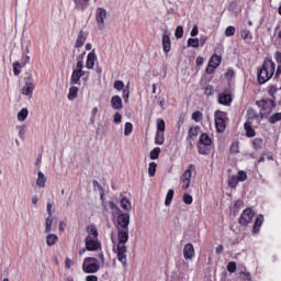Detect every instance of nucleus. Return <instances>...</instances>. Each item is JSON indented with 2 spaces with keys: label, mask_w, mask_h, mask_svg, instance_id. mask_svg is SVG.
Here are the masks:
<instances>
[{
  "label": "nucleus",
  "mask_w": 281,
  "mask_h": 281,
  "mask_svg": "<svg viewBox=\"0 0 281 281\" xmlns=\"http://www.w3.org/2000/svg\"><path fill=\"white\" fill-rule=\"evenodd\" d=\"M256 105L260 109V120H265V117H269V115L273 113V109H276V101L272 99H262L260 101H257Z\"/></svg>",
  "instance_id": "3"
},
{
  "label": "nucleus",
  "mask_w": 281,
  "mask_h": 281,
  "mask_svg": "<svg viewBox=\"0 0 281 281\" xmlns=\"http://www.w3.org/2000/svg\"><path fill=\"white\" fill-rule=\"evenodd\" d=\"M148 175L149 177H155V175H157V162L155 161L149 162Z\"/></svg>",
  "instance_id": "39"
},
{
  "label": "nucleus",
  "mask_w": 281,
  "mask_h": 281,
  "mask_svg": "<svg viewBox=\"0 0 281 281\" xmlns=\"http://www.w3.org/2000/svg\"><path fill=\"white\" fill-rule=\"evenodd\" d=\"M98 58V55H95V52H91L88 54L86 67L87 69H93L95 67V60Z\"/></svg>",
  "instance_id": "17"
},
{
  "label": "nucleus",
  "mask_w": 281,
  "mask_h": 281,
  "mask_svg": "<svg viewBox=\"0 0 281 281\" xmlns=\"http://www.w3.org/2000/svg\"><path fill=\"white\" fill-rule=\"evenodd\" d=\"M206 74L212 75L214 74V71H216V67H214L211 63H209L206 69H205Z\"/></svg>",
  "instance_id": "58"
},
{
  "label": "nucleus",
  "mask_w": 281,
  "mask_h": 281,
  "mask_svg": "<svg viewBox=\"0 0 281 281\" xmlns=\"http://www.w3.org/2000/svg\"><path fill=\"white\" fill-rule=\"evenodd\" d=\"M82 76H85V72L72 70L70 85H80V78H82Z\"/></svg>",
  "instance_id": "19"
},
{
  "label": "nucleus",
  "mask_w": 281,
  "mask_h": 281,
  "mask_svg": "<svg viewBox=\"0 0 281 281\" xmlns=\"http://www.w3.org/2000/svg\"><path fill=\"white\" fill-rule=\"evenodd\" d=\"M182 201L183 203H186V205H192V202L194 201V199L192 198V195L184 193L182 196Z\"/></svg>",
  "instance_id": "45"
},
{
  "label": "nucleus",
  "mask_w": 281,
  "mask_h": 281,
  "mask_svg": "<svg viewBox=\"0 0 281 281\" xmlns=\"http://www.w3.org/2000/svg\"><path fill=\"white\" fill-rule=\"evenodd\" d=\"M268 122L270 124H276L277 122H281V112H277L269 116Z\"/></svg>",
  "instance_id": "36"
},
{
  "label": "nucleus",
  "mask_w": 281,
  "mask_h": 281,
  "mask_svg": "<svg viewBox=\"0 0 281 281\" xmlns=\"http://www.w3.org/2000/svg\"><path fill=\"white\" fill-rule=\"evenodd\" d=\"M106 16H108L106 9L104 8L97 9L95 21L99 26V30H104V21L106 20Z\"/></svg>",
  "instance_id": "9"
},
{
  "label": "nucleus",
  "mask_w": 281,
  "mask_h": 281,
  "mask_svg": "<svg viewBox=\"0 0 281 281\" xmlns=\"http://www.w3.org/2000/svg\"><path fill=\"white\" fill-rule=\"evenodd\" d=\"M120 205L126 212H131V210H133V205L131 204V201H128V199L126 196H123L120 200Z\"/></svg>",
  "instance_id": "24"
},
{
  "label": "nucleus",
  "mask_w": 281,
  "mask_h": 281,
  "mask_svg": "<svg viewBox=\"0 0 281 281\" xmlns=\"http://www.w3.org/2000/svg\"><path fill=\"white\" fill-rule=\"evenodd\" d=\"M196 170L194 165H189L188 169L183 172V175L180 177V181L182 184V190H188L190 188V182L192 181V171Z\"/></svg>",
  "instance_id": "7"
},
{
  "label": "nucleus",
  "mask_w": 281,
  "mask_h": 281,
  "mask_svg": "<svg viewBox=\"0 0 281 281\" xmlns=\"http://www.w3.org/2000/svg\"><path fill=\"white\" fill-rule=\"evenodd\" d=\"M65 267H66V269L74 267V260H71V258L67 257L65 260Z\"/></svg>",
  "instance_id": "61"
},
{
  "label": "nucleus",
  "mask_w": 281,
  "mask_h": 281,
  "mask_svg": "<svg viewBox=\"0 0 281 281\" xmlns=\"http://www.w3.org/2000/svg\"><path fill=\"white\" fill-rule=\"evenodd\" d=\"M114 89H116V91H124V89H126V88H124V81L116 80L114 82Z\"/></svg>",
  "instance_id": "49"
},
{
  "label": "nucleus",
  "mask_w": 281,
  "mask_h": 281,
  "mask_svg": "<svg viewBox=\"0 0 281 281\" xmlns=\"http://www.w3.org/2000/svg\"><path fill=\"white\" fill-rule=\"evenodd\" d=\"M187 43L189 47H194V48L199 47V38L190 37Z\"/></svg>",
  "instance_id": "48"
},
{
  "label": "nucleus",
  "mask_w": 281,
  "mask_h": 281,
  "mask_svg": "<svg viewBox=\"0 0 281 281\" xmlns=\"http://www.w3.org/2000/svg\"><path fill=\"white\" fill-rule=\"evenodd\" d=\"M238 182H239L238 176H233L228 180V186L229 188H236L238 186Z\"/></svg>",
  "instance_id": "43"
},
{
  "label": "nucleus",
  "mask_w": 281,
  "mask_h": 281,
  "mask_svg": "<svg viewBox=\"0 0 281 281\" xmlns=\"http://www.w3.org/2000/svg\"><path fill=\"white\" fill-rule=\"evenodd\" d=\"M83 273H98L100 271V260L95 257H87L82 263Z\"/></svg>",
  "instance_id": "5"
},
{
  "label": "nucleus",
  "mask_w": 281,
  "mask_h": 281,
  "mask_svg": "<svg viewBox=\"0 0 281 281\" xmlns=\"http://www.w3.org/2000/svg\"><path fill=\"white\" fill-rule=\"evenodd\" d=\"M198 150L200 155H210L212 151V145H203V144H198Z\"/></svg>",
  "instance_id": "25"
},
{
  "label": "nucleus",
  "mask_w": 281,
  "mask_h": 281,
  "mask_svg": "<svg viewBox=\"0 0 281 281\" xmlns=\"http://www.w3.org/2000/svg\"><path fill=\"white\" fill-rule=\"evenodd\" d=\"M128 225H131V214L121 213L116 216L117 245L116 256L119 262L126 267V243H128Z\"/></svg>",
  "instance_id": "1"
},
{
  "label": "nucleus",
  "mask_w": 281,
  "mask_h": 281,
  "mask_svg": "<svg viewBox=\"0 0 281 281\" xmlns=\"http://www.w3.org/2000/svg\"><path fill=\"white\" fill-rule=\"evenodd\" d=\"M273 74H276V61L271 57H267L262 66L257 69V80L260 85H266L273 78Z\"/></svg>",
  "instance_id": "2"
},
{
  "label": "nucleus",
  "mask_w": 281,
  "mask_h": 281,
  "mask_svg": "<svg viewBox=\"0 0 281 281\" xmlns=\"http://www.w3.org/2000/svg\"><path fill=\"white\" fill-rule=\"evenodd\" d=\"M114 123L115 124H121L122 123V114H120V112H116L114 114Z\"/></svg>",
  "instance_id": "60"
},
{
  "label": "nucleus",
  "mask_w": 281,
  "mask_h": 281,
  "mask_svg": "<svg viewBox=\"0 0 281 281\" xmlns=\"http://www.w3.org/2000/svg\"><path fill=\"white\" fill-rule=\"evenodd\" d=\"M54 225V217L48 216L45 222V232L49 234L52 232V226Z\"/></svg>",
  "instance_id": "32"
},
{
  "label": "nucleus",
  "mask_w": 281,
  "mask_h": 281,
  "mask_svg": "<svg viewBox=\"0 0 281 281\" xmlns=\"http://www.w3.org/2000/svg\"><path fill=\"white\" fill-rule=\"evenodd\" d=\"M199 131H201L200 126H191L188 133V139H194V137H199Z\"/></svg>",
  "instance_id": "29"
},
{
  "label": "nucleus",
  "mask_w": 281,
  "mask_h": 281,
  "mask_svg": "<svg viewBox=\"0 0 281 281\" xmlns=\"http://www.w3.org/2000/svg\"><path fill=\"white\" fill-rule=\"evenodd\" d=\"M157 133H166V121L164 119L157 120Z\"/></svg>",
  "instance_id": "34"
},
{
  "label": "nucleus",
  "mask_w": 281,
  "mask_h": 281,
  "mask_svg": "<svg viewBox=\"0 0 281 281\" xmlns=\"http://www.w3.org/2000/svg\"><path fill=\"white\" fill-rule=\"evenodd\" d=\"M280 76H281V65H279V66L277 67V71H276V74H274L276 80H280Z\"/></svg>",
  "instance_id": "62"
},
{
  "label": "nucleus",
  "mask_w": 281,
  "mask_h": 281,
  "mask_svg": "<svg viewBox=\"0 0 281 281\" xmlns=\"http://www.w3.org/2000/svg\"><path fill=\"white\" fill-rule=\"evenodd\" d=\"M128 98H131V90L128 89V86H126V88L123 89V100H124V102H128Z\"/></svg>",
  "instance_id": "52"
},
{
  "label": "nucleus",
  "mask_w": 281,
  "mask_h": 281,
  "mask_svg": "<svg viewBox=\"0 0 281 281\" xmlns=\"http://www.w3.org/2000/svg\"><path fill=\"white\" fill-rule=\"evenodd\" d=\"M75 3L76 10H87L89 8L90 0H72Z\"/></svg>",
  "instance_id": "21"
},
{
  "label": "nucleus",
  "mask_w": 281,
  "mask_h": 281,
  "mask_svg": "<svg viewBox=\"0 0 281 281\" xmlns=\"http://www.w3.org/2000/svg\"><path fill=\"white\" fill-rule=\"evenodd\" d=\"M45 183H47V178H45V173L38 171L36 186H38V188H45Z\"/></svg>",
  "instance_id": "28"
},
{
  "label": "nucleus",
  "mask_w": 281,
  "mask_h": 281,
  "mask_svg": "<svg viewBox=\"0 0 281 281\" xmlns=\"http://www.w3.org/2000/svg\"><path fill=\"white\" fill-rule=\"evenodd\" d=\"M238 181H247V172L239 171L237 176Z\"/></svg>",
  "instance_id": "57"
},
{
  "label": "nucleus",
  "mask_w": 281,
  "mask_h": 281,
  "mask_svg": "<svg viewBox=\"0 0 281 281\" xmlns=\"http://www.w3.org/2000/svg\"><path fill=\"white\" fill-rule=\"evenodd\" d=\"M262 144H265V140L262 138H255L252 139V146L255 150H261Z\"/></svg>",
  "instance_id": "38"
},
{
  "label": "nucleus",
  "mask_w": 281,
  "mask_h": 281,
  "mask_svg": "<svg viewBox=\"0 0 281 281\" xmlns=\"http://www.w3.org/2000/svg\"><path fill=\"white\" fill-rule=\"evenodd\" d=\"M131 133H133V123L126 122L125 127H124V135H126L128 137V135H131Z\"/></svg>",
  "instance_id": "44"
},
{
  "label": "nucleus",
  "mask_w": 281,
  "mask_h": 281,
  "mask_svg": "<svg viewBox=\"0 0 281 281\" xmlns=\"http://www.w3.org/2000/svg\"><path fill=\"white\" fill-rule=\"evenodd\" d=\"M262 223H265V215L260 214L257 216L254 227H252V234H258L260 232V227H262Z\"/></svg>",
  "instance_id": "18"
},
{
  "label": "nucleus",
  "mask_w": 281,
  "mask_h": 281,
  "mask_svg": "<svg viewBox=\"0 0 281 281\" xmlns=\"http://www.w3.org/2000/svg\"><path fill=\"white\" fill-rule=\"evenodd\" d=\"M236 34V27L234 26H228L225 30V36H234Z\"/></svg>",
  "instance_id": "53"
},
{
  "label": "nucleus",
  "mask_w": 281,
  "mask_h": 281,
  "mask_svg": "<svg viewBox=\"0 0 281 281\" xmlns=\"http://www.w3.org/2000/svg\"><path fill=\"white\" fill-rule=\"evenodd\" d=\"M172 47V43L170 42V35L168 33L162 34V49L165 54H168Z\"/></svg>",
  "instance_id": "15"
},
{
  "label": "nucleus",
  "mask_w": 281,
  "mask_h": 281,
  "mask_svg": "<svg viewBox=\"0 0 281 281\" xmlns=\"http://www.w3.org/2000/svg\"><path fill=\"white\" fill-rule=\"evenodd\" d=\"M76 98H78V87L72 86L69 89L68 100H76Z\"/></svg>",
  "instance_id": "37"
},
{
  "label": "nucleus",
  "mask_w": 281,
  "mask_h": 281,
  "mask_svg": "<svg viewBox=\"0 0 281 281\" xmlns=\"http://www.w3.org/2000/svg\"><path fill=\"white\" fill-rule=\"evenodd\" d=\"M199 144H202L204 146H212V138L210 137V134L207 133L201 134Z\"/></svg>",
  "instance_id": "27"
},
{
  "label": "nucleus",
  "mask_w": 281,
  "mask_h": 281,
  "mask_svg": "<svg viewBox=\"0 0 281 281\" xmlns=\"http://www.w3.org/2000/svg\"><path fill=\"white\" fill-rule=\"evenodd\" d=\"M29 111L26 108H23L19 113H18V120L19 122H25L29 115Z\"/></svg>",
  "instance_id": "35"
},
{
  "label": "nucleus",
  "mask_w": 281,
  "mask_h": 281,
  "mask_svg": "<svg viewBox=\"0 0 281 281\" xmlns=\"http://www.w3.org/2000/svg\"><path fill=\"white\" fill-rule=\"evenodd\" d=\"M111 106L115 111H122V109H124V105L122 104V98L120 95L112 97Z\"/></svg>",
  "instance_id": "16"
},
{
  "label": "nucleus",
  "mask_w": 281,
  "mask_h": 281,
  "mask_svg": "<svg viewBox=\"0 0 281 281\" xmlns=\"http://www.w3.org/2000/svg\"><path fill=\"white\" fill-rule=\"evenodd\" d=\"M227 122H229V117L227 116V112L217 110L214 112V123L215 130L217 133H223L227 128Z\"/></svg>",
  "instance_id": "4"
},
{
  "label": "nucleus",
  "mask_w": 281,
  "mask_h": 281,
  "mask_svg": "<svg viewBox=\"0 0 281 281\" xmlns=\"http://www.w3.org/2000/svg\"><path fill=\"white\" fill-rule=\"evenodd\" d=\"M204 95H206L207 98H210V95H214V86H206L204 89Z\"/></svg>",
  "instance_id": "46"
},
{
  "label": "nucleus",
  "mask_w": 281,
  "mask_h": 281,
  "mask_svg": "<svg viewBox=\"0 0 281 281\" xmlns=\"http://www.w3.org/2000/svg\"><path fill=\"white\" fill-rule=\"evenodd\" d=\"M57 243H58V235L48 234L46 236V245H48V247H54V245H56Z\"/></svg>",
  "instance_id": "26"
},
{
  "label": "nucleus",
  "mask_w": 281,
  "mask_h": 281,
  "mask_svg": "<svg viewBox=\"0 0 281 281\" xmlns=\"http://www.w3.org/2000/svg\"><path fill=\"white\" fill-rule=\"evenodd\" d=\"M209 63L215 68L221 67V63H223V57L217 54H214L210 58Z\"/></svg>",
  "instance_id": "23"
},
{
  "label": "nucleus",
  "mask_w": 281,
  "mask_h": 281,
  "mask_svg": "<svg viewBox=\"0 0 281 281\" xmlns=\"http://www.w3.org/2000/svg\"><path fill=\"white\" fill-rule=\"evenodd\" d=\"M175 198V190L169 189L165 199V205H170L172 203V199Z\"/></svg>",
  "instance_id": "33"
},
{
  "label": "nucleus",
  "mask_w": 281,
  "mask_h": 281,
  "mask_svg": "<svg viewBox=\"0 0 281 281\" xmlns=\"http://www.w3.org/2000/svg\"><path fill=\"white\" fill-rule=\"evenodd\" d=\"M85 245L87 251H98V249H102V243L100 239L93 237H86Z\"/></svg>",
  "instance_id": "8"
},
{
  "label": "nucleus",
  "mask_w": 281,
  "mask_h": 281,
  "mask_svg": "<svg viewBox=\"0 0 281 281\" xmlns=\"http://www.w3.org/2000/svg\"><path fill=\"white\" fill-rule=\"evenodd\" d=\"M175 36L176 38H183V26H177Z\"/></svg>",
  "instance_id": "51"
},
{
  "label": "nucleus",
  "mask_w": 281,
  "mask_h": 281,
  "mask_svg": "<svg viewBox=\"0 0 281 281\" xmlns=\"http://www.w3.org/2000/svg\"><path fill=\"white\" fill-rule=\"evenodd\" d=\"M26 60L22 61V64H20L19 61L13 63V74L14 76H20L21 74V69H23V67H25V65H27V63H30V56H25Z\"/></svg>",
  "instance_id": "13"
},
{
  "label": "nucleus",
  "mask_w": 281,
  "mask_h": 281,
  "mask_svg": "<svg viewBox=\"0 0 281 281\" xmlns=\"http://www.w3.org/2000/svg\"><path fill=\"white\" fill-rule=\"evenodd\" d=\"M217 98V102L222 104V106H232V102L234 101L232 92H220Z\"/></svg>",
  "instance_id": "10"
},
{
  "label": "nucleus",
  "mask_w": 281,
  "mask_h": 281,
  "mask_svg": "<svg viewBox=\"0 0 281 281\" xmlns=\"http://www.w3.org/2000/svg\"><path fill=\"white\" fill-rule=\"evenodd\" d=\"M164 142H166L165 132H156L155 144L157 146H164Z\"/></svg>",
  "instance_id": "30"
},
{
  "label": "nucleus",
  "mask_w": 281,
  "mask_h": 281,
  "mask_svg": "<svg viewBox=\"0 0 281 281\" xmlns=\"http://www.w3.org/2000/svg\"><path fill=\"white\" fill-rule=\"evenodd\" d=\"M86 281H98V277L97 276H88V277H86Z\"/></svg>",
  "instance_id": "64"
},
{
  "label": "nucleus",
  "mask_w": 281,
  "mask_h": 281,
  "mask_svg": "<svg viewBox=\"0 0 281 281\" xmlns=\"http://www.w3.org/2000/svg\"><path fill=\"white\" fill-rule=\"evenodd\" d=\"M274 59L277 60V63H278L279 65H281V52H277V53L274 54Z\"/></svg>",
  "instance_id": "63"
},
{
  "label": "nucleus",
  "mask_w": 281,
  "mask_h": 281,
  "mask_svg": "<svg viewBox=\"0 0 281 281\" xmlns=\"http://www.w3.org/2000/svg\"><path fill=\"white\" fill-rule=\"evenodd\" d=\"M240 37L244 41H251L254 37L251 36V32L249 30H243L240 33Z\"/></svg>",
  "instance_id": "42"
},
{
  "label": "nucleus",
  "mask_w": 281,
  "mask_h": 281,
  "mask_svg": "<svg viewBox=\"0 0 281 281\" xmlns=\"http://www.w3.org/2000/svg\"><path fill=\"white\" fill-rule=\"evenodd\" d=\"M229 151L233 153V155H238V153H240L238 143H233L229 147Z\"/></svg>",
  "instance_id": "50"
},
{
  "label": "nucleus",
  "mask_w": 281,
  "mask_h": 281,
  "mask_svg": "<svg viewBox=\"0 0 281 281\" xmlns=\"http://www.w3.org/2000/svg\"><path fill=\"white\" fill-rule=\"evenodd\" d=\"M254 216H256V211L252 210L251 207H247L246 210L243 211V213L239 216L238 223L243 227H247L251 221H254Z\"/></svg>",
  "instance_id": "6"
},
{
  "label": "nucleus",
  "mask_w": 281,
  "mask_h": 281,
  "mask_svg": "<svg viewBox=\"0 0 281 281\" xmlns=\"http://www.w3.org/2000/svg\"><path fill=\"white\" fill-rule=\"evenodd\" d=\"M186 122V114L181 113L179 115L178 122H177V128L178 131H181V126H183V123Z\"/></svg>",
  "instance_id": "47"
},
{
  "label": "nucleus",
  "mask_w": 281,
  "mask_h": 281,
  "mask_svg": "<svg viewBox=\"0 0 281 281\" xmlns=\"http://www.w3.org/2000/svg\"><path fill=\"white\" fill-rule=\"evenodd\" d=\"M258 112H256V110H254L252 108L247 110V122L258 120Z\"/></svg>",
  "instance_id": "31"
},
{
  "label": "nucleus",
  "mask_w": 281,
  "mask_h": 281,
  "mask_svg": "<svg viewBox=\"0 0 281 281\" xmlns=\"http://www.w3.org/2000/svg\"><path fill=\"white\" fill-rule=\"evenodd\" d=\"M85 67V65L82 64V59H79L77 61V66H76V69H74V71H79L81 74H85V70H82Z\"/></svg>",
  "instance_id": "55"
},
{
  "label": "nucleus",
  "mask_w": 281,
  "mask_h": 281,
  "mask_svg": "<svg viewBox=\"0 0 281 281\" xmlns=\"http://www.w3.org/2000/svg\"><path fill=\"white\" fill-rule=\"evenodd\" d=\"M183 257L186 260H192V258H194V245L191 243L184 245Z\"/></svg>",
  "instance_id": "11"
},
{
  "label": "nucleus",
  "mask_w": 281,
  "mask_h": 281,
  "mask_svg": "<svg viewBox=\"0 0 281 281\" xmlns=\"http://www.w3.org/2000/svg\"><path fill=\"white\" fill-rule=\"evenodd\" d=\"M85 43H87V33H85V31L81 30L79 32L76 43H75L76 49H80V47H82V45H85Z\"/></svg>",
  "instance_id": "14"
},
{
  "label": "nucleus",
  "mask_w": 281,
  "mask_h": 281,
  "mask_svg": "<svg viewBox=\"0 0 281 281\" xmlns=\"http://www.w3.org/2000/svg\"><path fill=\"white\" fill-rule=\"evenodd\" d=\"M34 89H36V85H34V82L32 81H26L24 87L22 88V93L23 95H30V98H32Z\"/></svg>",
  "instance_id": "12"
},
{
  "label": "nucleus",
  "mask_w": 281,
  "mask_h": 281,
  "mask_svg": "<svg viewBox=\"0 0 281 281\" xmlns=\"http://www.w3.org/2000/svg\"><path fill=\"white\" fill-rule=\"evenodd\" d=\"M191 120H193V122H201L203 120V113L201 111L193 112Z\"/></svg>",
  "instance_id": "41"
},
{
  "label": "nucleus",
  "mask_w": 281,
  "mask_h": 281,
  "mask_svg": "<svg viewBox=\"0 0 281 281\" xmlns=\"http://www.w3.org/2000/svg\"><path fill=\"white\" fill-rule=\"evenodd\" d=\"M227 271L229 273H235L236 271V262L235 261H229L227 265Z\"/></svg>",
  "instance_id": "54"
},
{
  "label": "nucleus",
  "mask_w": 281,
  "mask_h": 281,
  "mask_svg": "<svg viewBox=\"0 0 281 281\" xmlns=\"http://www.w3.org/2000/svg\"><path fill=\"white\" fill-rule=\"evenodd\" d=\"M108 205H109L110 210H112L113 212H121L120 206L116 205L115 202L109 201Z\"/></svg>",
  "instance_id": "56"
},
{
  "label": "nucleus",
  "mask_w": 281,
  "mask_h": 281,
  "mask_svg": "<svg viewBox=\"0 0 281 281\" xmlns=\"http://www.w3.org/2000/svg\"><path fill=\"white\" fill-rule=\"evenodd\" d=\"M87 232V238H98L99 233H98V228L95 227V225H89L86 228Z\"/></svg>",
  "instance_id": "22"
},
{
  "label": "nucleus",
  "mask_w": 281,
  "mask_h": 281,
  "mask_svg": "<svg viewBox=\"0 0 281 281\" xmlns=\"http://www.w3.org/2000/svg\"><path fill=\"white\" fill-rule=\"evenodd\" d=\"M247 137H256V130L251 126V121H246L244 124Z\"/></svg>",
  "instance_id": "20"
},
{
  "label": "nucleus",
  "mask_w": 281,
  "mask_h": 281,
  "mask_svg": "<svg viewBox=\"0 0 281 281\" xmlns=\"http://www.w3.org/2000/svg\"><path fill=\"white\" fill-rule=\"evenodd\" d=\"M225 78H227V80H232V78H234V69L229 68L225 74H224Z\"/></svg>",
  "instance_id": "59"
},
{
  "label": "nucleus",
  "mask_w": 281,
  "mask_h": 281,
  "mask_svg": "<svg viewBox=\"0 0 281 281\" xmlns=\"http://www.w3.org/2000/svg\"><path fill=\"white\" fill-rule=\"evenodd\" d=\"M161 153V148L160 147H155L150 153H149V158L155 160V159H159V155Z\"/></svg>",
  "instance_id": "40"
}]
</instances>
